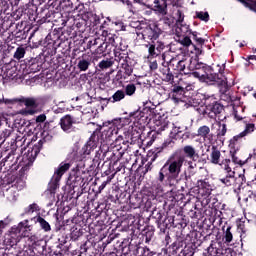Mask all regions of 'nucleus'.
<instances>
[{"instance_id": "nucleus-62", "label": "nucleus", "mask_w": 256, "mask_h": 256, "mask_svg": "<svg viewBox=\"0 0 256 256\" xmlns=\"http://www.w3.org/2000/svg\"><path fill=\"white\" fill-rule=\"evenodd\" d=\"M55 13L53 11L47 10L44 16L41 17L40 22L41 23H51L53 21Z\"/></svg>"}, {"instance_id": "nucleus-60", "label": "nucleus", "mask_w": 256, "mask_h": 256, "mask_svg": "<svg viewBox=\"0 0 256 256\" xmlns=\"http://www.w3.org/2000/svg\"><path fill=\"white\" fill-rule=\"evenodd\" d=\"M113 60L107 59V60H102L99 62L98 67L101 69V71H105V69H110V67H113Z\"/></svg>"}, {"instance_id": "nucleus-32", "label": "nucleus", "mask_w": 256, "mask_h": 256, "mask_svg": "<svg viewBox=\"0 0 256 256\" xmlns=\"http://www.w3.org/2000/svg\"><path fill=\"white\" fill-rule=\"evenodd\" d=\"M210 162L213 165H219L221 163V150L219 147L213 145L210 152Z\"/></svg>"}, {"instance_id": "nucleus-16", "label": "nucleus", "mask_w": 256, "mask_h": 256, "mask_svg": "<svg viewBox=\"0 0 256 256\" xmlns=\"http://www.w3.org/2000/svg\"><path fill=\"white\" fill-rule=\"evenodd\" d=\"M83 171L79 170V165L73 169L69 175L68 181L72 188L83 187L85 185V178H83Z\"/></svg>"}, {"instance_id": "nucleus-63", "label": "nucleus", "mask_w": 256, "mask_h": 256, "mask_svg": "<svg viewBox=\"0 0 256 256\" xmlns=\"http://www.w3.org/2000/svg\"><path fill=\"white\" fill-rule=\"evenodd\" d=\"M25 53H26V50L23 46H19L15 53H14V59H16L17 61H20V59H23V57H25Z\"/></svg>"}, {"instance_id": "nucleus-14", "label": "nucleus", "mask_w": 256, "mask_h": 256, "mask_svg": "<svg viewBox=\"0 0 256 256\" xmlns=\"http://www.w3.org/2000/svg\"><path fill=\"white\" fill-rule=\"evenodd\" d=\"M43 143V140H39L37 144L33 145V147H29L27 152H25L22 156L23 163H25V161H28L27 165H32L35 159H37L39 153H41V149H43Z\"/></svg>"}, {"instance_id": "nucleus-27", "label": "nucleus", "mask_w": 256, "mask_h": 256, "mask_svg": "<svg viewBox=\"0 0 256 256\" xmlns=\"http://www.w3.org/2000/svg\"><path fill=\"white\" fill-rule=\"evenodd\" d=\"M189 60L186 58L184 60H180L176 64V68H174L177 73L181 75H191V70L189 69Z\"/></svg>"}, {"instance_id": "nucleus-51", "label": "nucleus", "mask_w": 256, "mask_h": 256, "mask_svg": "<svg viewBox=\"0 0 256 256\" xmlns=\"http://www.w3.org/2000/svg\"><path fill=\"white\" fill-rule=\"evenodd\" d=\"M220 182H222V184L226 187H231V185H233V183L235 182V172L231 174H226L225 177L220 178Z\"/></svg>"}, {"instance_id": "nucleus-44", "label": "nucleus", "mask_w": 256, "mask_h": 256, "mask_svg": "<svg viewBox=\"0 0 256 256\" xmlns=\"http://www.w3.org/2000/svg\"><path fill=\"white\" fill-rule=\"evenodd\" d=\"M188 33L197 45H201V46L205 45V39L203 37H201V33L197 32V31H192L189 29V27H188Z\"/></svg>"}, {"instance_id": "nucleus-22", "label": "nucleus", "mask_w": 256, "mask_h": 256, "mask_svg": "<svg viewBox=\"0 0 256 256\" xmlns=\"http://www.w3.org/2000/svg\"><path fill=\"white\" fill-rule=\"evenodd\" d=\"M76 63H77V69H79V71H87V69L91 67V63H92L91 55L83 54L82 56L76 59Z\"/></svg>"}, {"instance_id": "nucleus-56", "label": "nucleus", "mask_w": 256, "mask_h": 256, "mask_svg": "<svg viewBox=\"0 0 256 256\" xmlns=\"http://www.w3.org/2000/svg\"><path fill=\"white\" fill-rule=\"evenodd\" d=\"M199 60L195 58H188V69L190 70L191 75L196 71L197 67H199Z\"/></svg>"}, {"instance_id": "nucleus-55", "label": "nucleus", "mask_w": 256, "mask_h": 256, "mask_svg": "<svg viewBox=\"0 0 256 256\" xmlns=\"http://www.w3.org/2000/svg\"><path fill=\"white\" fill-rule=\"evenodd\" d=\"M217 125L219 128L217 130L216 136L218 139H221V137H225V135H227V124L221 123V121H220L217 123Z\"/></svg>"}, {"instance_id": "nucleus-39", "label": "nucleus", "mask_w": 256, "mask_h": 256, "mask_svg": "<svg viewBox=\"0 0 256 256\" xmlns=\"http://www.w3.org/2000/svg\"><path fill=\"white\" fill-rule=\"evenodd\" d=\"M176 141H177V138L169 134V137L162 143L160 150L156 153L159 155V153H161L163 149H173V147H175Z\"/></svg>"}, {"instance_id": "nucleus-3", "label": "nucleus", "mask_w": 256, "mask_h": 256, "mask_svg": "<svg viewBox=\"0 0 256 256\" xmlns=\"http://www.w3.org/2000/svg\"><path fill=\"white\" fill-rule=\"evenodd\" d=\"M149 119V116L145 111L137 110L135 112H131L129 114V117L127 118H119L115 119L114 124H116L119 129H122V127H125V125H131L133 123L134 127L136 125H140V127H145V124L147 123Z\"/></svg>"}, {"instance_id": "nucleus-19", "label": "nucleus", "mask_w": 256, "mask_h": 256, "mask_svg": "<svg viewBox=\"0 0 256 256\" xmlns=\"http://www.w3.org/2000/svg\"><path fill=\"white\" fill-rule=\"evenodd\" d=\"M176 32L177 33H181V35H185L187 33H189V26H187V24L183 25V21H185V14L182 12V10L178 9L176 12Z\"/></svg>"}, {"instance_id": "nucleus-24", "label": "nucleus", "mask_w": 256, "mask_h": 256, "mask_svg": "<svg viewBox=\"0 0 256 256\" xmlns=\"http://www.w3.org/2000/svg\"><path fill=\"white\" fill-rule=\"evenodd\" d=\"M109 145L108 144H101L99 150L96 151L95 157L93 158V165H99L103 159H107Z\"/></svg>"}, {"instance_id": "nucleus-42", "label": "nucleus", "mask_w": 256, "mask_h": 256, "mask_svg": "<svg viewBox=\"0 0 256 256\" xmlns=\"http://www.w3.org/2000/svg\"><path fill=\"white\" fill-rule=\"evenodd\" d=\"M183 95H185V88L182 86H174L172 89V97L176 101H183Z\"/></svg>"}, {"instance_id": "nucleus-21", "label": "nucleus", "mask_w": 256, "mask_h": 256, "mask_svg": "<svg viewBox=\"0 0 256 256\" xmlns=\"http://www.w3.org/2000/svg\"><path fill=\"white\" fill-rule=\"evenodd\" d=\"M66 23L71 25L72 29H77L80 33L85 31V25H87V22L81 16H78V18L69 17Z\"/></svg>"}, {"instance_id": "nucleus-36", "label": "nucleus", "mask_w": 256, "mask_h": 256, "mask_svg": "<svg viewBox=\"0 0 256 256\" xmlns=\"http://www.w3.org/2000/svg\"><path fill=\"white\" fill-rule=\"evenodd\" d=\"M13 137H15V129L13 128L4 129L0 133V148L3 147V145L5 146V141H7V139L9 138L13 139Z\"/></svg>"}, {"instance_id": "nucleus-59", "label": "nucleus", "mask_w": 256, "mask_h": 256, "mask_svg": "<svg viewBox=\"0 0 256 256\" xmlns=\"http://www.w3.org/2000/svg\"><path fill=\"white\" fill-rule=\"evenodd\" d=\"M37 223H39L41 229H43L44 231H51V225L49 224V222H47V220H45V218L38 216Z\"/></svg>"}, {"instance_id": "nucleus-25", "label": "nucleus", "mask_w": 256, "mask_h": 256, "mask_svg": "<svg viewBox=\"0 0 256 256\" xmlns=\"http://www.w3.org/2000/svg\"><path fill=\"white\" fill-rule=\"evenodd\" d=\"M207 64L200 62L197 66L196 70L192 72V75L195 77V79H199L201 83H205L206 75H207Z\"/></svg>"}, {"instance_id": "nucleus-26", "label": "nucleus", "mask_w": 256, "mask_h": 256, "mask_svg": "<svg viewBox=\"0 0 256 256\" xmlns=\"http://www.w3.org/2000/svg\"><path fill=\"white\" fill-rule=\"evenodd\" d=\"M197 137H201L203 141H213V134L211 128L207 125L200 126L197 130Z\"/></svg>"}, {"instance_id": "nucleus-34", "label": "nucleus", "mask_w": 256, "mask_h": 256, "mask_svg": "<svg viewBox=\"0 0 256 256\" xmlns=\"http://www.w3.org/2000/svg\"><path fill=\"white\" fill-rule=\"evenodd\" d=\"M69 169H71V163L61 162L54 172V177H57L56 179H61V177H63V175H65Z\"/></svg>"}, {"instance_id": "nucleus-13", "label": "nucleus", "mask_w": 256, "mask_h": 256, "mask_svg": "<svg viewBox=\"0 0 256 256\" xmlns=\"http://www.w3.org/2000/svg\"><path fill=\"white\" fill-rule=\"evenodd\" d=\"M145 47L148 49V59H155L165 50V42L162 40H152L147 42Z\"/></svg>"}, {"instance_id": "nucleus-12", "label": "nucleus", "mask_w": 256, "mask_h": 256, "mask_svg": "<svg viewBox=\"0 0 256 256\" xmlns=\"http://www.w3.org/2000/svg\"><path fill=\"white\" fill-rule=\"evenodd\" d=\"M152 215H154L157 227L160 229L161 233H165L167 229H171V227H173V216H167L161 211H156V214L153 212Z\"/></svg>"}, {"instance_id": "nucleus-43", "label": "nucleus", "mask_w": 256, "mask_h": 256, "mask_svg": "<svg viewBox=\"0 0 256 256\" xmlns=\"http://www.w3.org/2000/svg\"><path fill=\"white\" fill-rule=\"evenodd\" d=\"M13 159H15V154H13V152L11 151L5 158L2 159V161L0 162V167H5L6 165V168L9 167V169H11L13 165H15Z\"/></svg>"}, {"instance_id": "nucleus-31", "label": "nucleus", "mask_w": 256, "mask_h": 256, "mask_svg": "<svg viewBox=\"0 0 256 256\" xmlns=\"http://www.w3.org/2000/svg\"><path fill=\"white\" fill-rule=\"evenodd\" d=\"M80 237H83V227L79 224H74L70 229V239L79 241Z\"/></svg>"}, {"instance_id": "nucleus-45", "label": "nucleus", "mask_w": 256, "mask_h": 256, "mask_svg": "<svg viewBox=\"0 0 256 256\" xmlns=\"http://www.w3.org/2000/svg\"><path fill=\"white\" fill-rule=\"evenodd\" d=\"M59 181H61V178H57V176L54 175L52 176V179L48 184V191L51 193V195L55 194L59 188Z\"/></svg>"}, {"instance_id": "nucleus-35", "label": "nucleus", "mask_w": 256, "mask_h": 256, "mask_svg": "<svg viewBox=\"0 0 256 256\" xmlns=\"http://www.w3.org/2000/svg\"><path fill=\"white\" fill-rule=\"evenodd\" d=\"M122 73H124V79L133 75V59L120 64Z\"/></svg>"}, {"instance_id": "nucleus-10", "label": "nucleus", "mask_w": 256, "mask_h": 256, "mask_svg": "<svg viewBox=\"0 0 256 256\" xmlns=\"http://www.w3.org/2000/svg\"><path fill=\"white\" fill-rule=\"evenodd\" d=\"M161 35H163V30L156 23L146 25L142 31V38L145 43L157 41Z\"/></svg>"}, {"instance_id": "nucleus-9", "label": "nucleus", "mask_w": 256, "mask_h": 256, "mask_svg": "<svg viewBox=\"0 0 256 256\" xmlns=\"http://www.w3.org/2000/svg\"><path fill=\"white\" fill-rule=\"evenodd\" d=\"M7 103H12V105H15V103H20L25 105L27 108V115H35V113H38L37 108L39 107V101H37V98L35 97L21 96L20 98H13V100H8Z\"/></svg>"}, {"instance_id": "nucleus-23", "label": "nucleus", "mask_w": 256, "mask_h": 256, "mask_svg": "<svg viewBox=\"0 0 256 256\" xmlns=\"http://www.w3.org/2000/svg\"><path fill=\"white\" fill-rule=\"evenodd\" d=\"M142 246L139 244H133L130 242L128 246L122 248V253L124 256H139L141 255Z\"/></svg>"}, {"instance_id": "nucleus-5", "label": "nucleus", "mask_w": 256, "mask_h": 256, "mask_svg": "<svg viewBox=\"0 0 256 256\" xmlns=\"http://www.w3.org/2000/svg\"><path fill=\"white\" fill-rule=\"evenodd\" d=\"M101 134V128H97L93 134L90 136L89 140L85 143V145L81 148L76 157V161L83 163L84 159H87L93 151H95L98 143H99V135Z\"/></svg>"}, {"instance_id": "nucleus-38", "label": "nucleus", "mask_w": 256, "mask_h": 256, "mask_svg": "<svg viewBox=\"0 0 256 256\" xmlns=\"http://www.w3.org/2000/svg\"><path fill=\"white\" fill-rule=\"evenodd\" d=\"M45 252V244L43 241L38 240L32 242V253L35 256H41Z\"/></svg>"}, {"instance_id": "nucleus-17", "label": "nucleus", "mask_w": 256, "mask_h": 256, "mask_svg": "<svg viewBox=\"0 0 256 256\" xmlns=\"http://www.w3.org/2000/svg\"><path fill=\"white\" fill-rule=\"evenodd\" d=\"M170 123L171 122H169V118L165 116H158L153 119L152 128L154 129L155 133H157V135H161L163 131L169 129Z\"/></svg>"}, {"instance_id": "nucleus-52", "label": "nucleus", "mask_w": 256, "mask_h": 256, "mask_svg": "<svg viewBox=\"0 0 256 256\" xmlns=\"http://www.w3.org/2000/svg\"><path fill=\"white\" fill-rule=\"evenodd\" d=\"M39 60L37 58H31L28 63H26L28 69L32 71L33 73H37L39 71Z\"/></svg>"}, {"instance_id": "nucleus-54", "label": "nucleus", "mask_w": 256, "mask_h": 256, "mask_svg": "<svg viewBox=\"0 0 256 256\" xmlns=\"http://www.w3.org/2000/svg\"><path fill=\"white\" fill-rule=\"evenodd\" d=\"M195 248L193 245H186L183 249H181L179 256H194Z\"/></svg>"}, {"instance_id": "nucleus-8", "label": "nucleus", "mask_w": 256, "mask_h": 256, "mask_svg": "<svg viewBox=\"0 0 256 256\" xmlns=\"http://www.w3.org/2000/svg\"><path fill=\"white\" fill-rule=\"evenodd\" d=\"M82 121L83 119L75 114H66L60 118L59 125L64 133H75L77 131V127L73 125H79Z\"/></svg>"}, {"instance_id": "nucleus-57", "label": "nucleus", "mask_w": 256, "mask_h": 256, "mask_svg": "<svg viewBox=\"0 0 256 256\" xmlns=\"http://www.w3.org/2000/svg\"><path fill=\"white\" fill-rule=\"evenodd\" d=\"M157 157H159V154L156 152L153 156H150L148 158V162L145 165V171L144 173H149V171H152L153 169V163L157 160Z\"/></svg>"}, {"instance_id": "nucleus-47", "label": "nucleus", "mask_w": 256, "mask_h": 256, "mask_svg": "<svg viewBox=\"0 0 256 256\" xmlns=\"http://www.w3.org/2000/svg\"><path fill=\"white\" fill-rule=\"evenodd\" d=\"M205 256H223V252H221V249L214 246L213 243L210 244V246L206 249V252H204Z\"/></svg>"}, {"instance_id": "nucleus-49", "label": "nucleus", "mask_w": 256, "mask_h": 256, "mask_svg": "<svg viewBox=\"0 0 256 256\" xmlns=\"http://www.w3.org/2000/svg\"><path fill=\"white\" fill-rule=\"evenodd\" d=\"M218 165L221 167V169H223V171H225L226 175L235 173V171H233L231 168V159L229 158L223 159Z\"/></svg>"}, {"instance_id": "nucleus-37", "label": "nucleus", "mask_w": 256, "mask_h": 256, "mask_svg": "<svg viewBox=\"0 0 256 256\" xmlns=\"http://www.w3.org/2000/svg\"><path fill=\"white\" fill-rule=\"evenodd\" d=\"M232 229L233 227L231 225L222 227V231H223L222 241H224L226 245H229V243L233 241V232L231 231Z\"/></svg>"}, {"instance_id": "nucleus-50", "label": "nucleus", "mask_w": 256, "mask_h": 256, "mask_svg": "<svg viewBox=\"0 0 256 256\" xmlns=\"http://www.w3.org/2000/svg\"><path fill=\"white\" fill-rule=\"evenodd\" d=\"M243 137L244 136H242V134L240 133V134L234 136L232 139H230V143H229L230 149H232V150L239 149V145H240Z\"/></svg>"}, {"instance_id": "nucleus-58", "label": "nucleus", "mask_w": 256, "mask_h": 256, "mask_svg": "<svg viewBox=\"0 0 256 256\" xmlns=\"http://www.w3.org/2000/svg\"><path fill=\"white\" fill-rule=\"evenodd\" d=\"M237 151H239V148L237 149H230V155L232 157V162H234L235 165H241L245 163V161L239 159V156H237Z\"/></svg>"}, {"instance_id": "nucleus-2", "label": "nucleus", "mask_w": 256, "mask_h": 256, "mask_svg": "<svg viewBox=\"0 0 256 256\" xmlns=\"http://www.w3.org/2000/svg\"><path fill=\"white\" fill-rule=\"evenodd\" d=\"M205 83L208 85H215L217 83L222 95H227V91L231 88L229 77L225 75V66L219 64L207 66Z\"/></svg>"}, {"instance_id": "nucleus-46", "label": "nucleus", "mask_w": 256, "mask_h": 256, "mask_svg": "<svg viewBox=\"0 0 256 256\" xmlns=\"http://www.w3.org/2000/svg\"><path fill=\"white\" fill-rule=\"evenodd\" d=\"M125 99V91L117 90L113 95L112 98H105L104 101H111V103H118L119 101H123Z\"/></svg>"}, {"instance_id": "nucleus-7", "label": "nucleus", "mask_w": 256, "mask_h": 256, "mask_svg": "<svg viewBox=\"0 0 256 256\" xmlns=\"http://www.w3.org/2000/svg\"><path fill=\"white\" fill-rule=\"evenodd\" d=\"M141 125L136 126H129L128 130L124 132V137L123 136H118L117 139H121L122 145L127 147L129 149V145H135V143H139V139H141Z\"/></svg>"}, {"instance_id": "nucleus-15", "label": "nucleus", "mask_w": 256, "mask_h": 256, "mask_svg": "<svg viewBox=\"0 0 256 256\" xmlns=\"http://www.w3.org/2000/svg\"><path fill=\"white\" fill-rule=\"evenodd\" d=\"M64 9L67 13H73V11H77L78 17L89 13L87 10H85V0H70L65 2Z\"/></svg>"}, {"instance_id": "nucleus-41", "label": "nucleus", "mask_w": 256, "mask_h": 256, "mask_svg": "<svg viewBox=\"0 0 256 256\" xmlns=\"http://www.w3.org/2000/svg\"><path fill=\"white\" fill-rule=\"evenodd\" d=\"M246 181L247 179L243 174H240L238 177L234 176V183L232 185L234 187L235 193H237V191H241V188L243 187V185H245Z\"/></svg>"}, {"instance_id": "nucleus-30", "label": "nucleus", "mask_w": 256, "mask_h": 256, "mask_svg": "<svg viewBox=\"0 0 256 256\" xmlns=\"http://www.w3.org/2000/svg\"><path fill=\"white\" fill-rule=\"evenodd\" d=\"M155 236V228L153 226L145 227L141 232V239L146 243H151V239Z\"/></svg>"}, {"instance_id": "nucleus-6", "label": "nucleus", "mask_w": 256, "mask_h": 256, "mask_svg": "<svg viewBox=\"0 0 256 256\" xmlns=\"http://www.w3.org/2000/svg\"><path fill=\"white\" fill-rule=\"evenodd\" d=\"M28 231H31L29 220H24L17 226H12L8 234V239L10 243H12L11 245H16V243H19L21 237H29Z\"/></svg>"}, {"instance_id": "nucleus-33", "label": "nucleus", "mask_w": 256, "mask_h": 256, "mask_svg": "<svg viewBox=\"0 0 256 256\" xmlns=\"http://www.w3.org/2000/svg\"><path fill=\"white\" fill-rule=\"evenodd\" d=\"M246 219L241 218L236 221L238 231H241L240 239L243 242H247V226H245Z\"/></svg>"}, {"instance_id": "nucleus-11", "label": "nucleus", "mask_w": 256, "mask_h": 256, "mask_svg": "<svg viewBox=\"0 0 256 256\" xmlns=\"http://www.w3.org/2000/svg\"><path fill=\"white\" fill-rule=\"evenodd\" d=\"M104 127V129H103ZM103 127H99L98 129H103L102 132H100V139L101 141H103L102 144L107 145V143H111V141H113V137H115V135H117V133H119V126H117V124H115L114 120L109 123V126L105 125Z\"/></svg>"}, {"instance_id": "nucleus-28", "label": "nucleus", "mask_w": 256, "mask_h": 256, "mask_svg": "<svg viewBox=\"0 0 256 256\" xmlns=\"http://www.w3.org/2000/svg\"><path fill=\"white\" fill-rule=\"evenodd\" d=\"M130 60L131 57H129V52L126 50L118 49L114 51V61H117L120 65Z\"/></svg>"}, {"instance_id": "nucleus-48", "label": "nucleus", "mask_w": 256, "mask_h": 256, "mask_svg": "<svg viewBox=\"0 0 256 256\" xmlns=\"http://www.w3.org/2000/svg\"><path fill=\"white\" fill-rule=\"evenodd\" d=\"M39 131H41V128L37 127V124H35L33 120H31V122L28 123L25 128V132L27 133V135H37Z\"/></svg>"}, {"instance_id": "nucleus-29", "label": "nucleus", "mask_w": 256, "mask_h": 256, "mask_svg": "<svg viewBox=\"0 0 256 256\" xmlns=\"http://www.w3.org/2000/svg\"><path fill=\"white\" fill-rule=\"evenodd\" d=\"M153 9L159 15H167V0H154Z\"/></svg>"}, {"instance_id": "nucleus-61", "label": "nucleus", "mask_w": 256, "mask_h": 256, "mask_svg": "<svg viewBox=\"0 0 256 256\" xmlns=\"http://www.w3.org/2000/svg\"><path fill=\"white\" fill-rule=\"evenodd\" d=\"M13 37L15 41H23L24 39H27V31L23 30H18L13 34Z\"/></svg>"}, {"instance_id": "nucleus-40", "label": "nucleus", "mask_w": 256, "mask_h": 256, "mask_svg": "<svg viewBox=\"0 0 256 256\" xmlns=\"http://www.w3.org/2000/svg\"><path fill=\"white\" fill-rule=\"evenodd\" d=\"M173 227H177L178 229H185L187 227V220L183 218V215H176L173 216V222H172Z\"/></svg>"}, {"instance_id": "nucleus-4", "label": "nucleus", "mask_w": 256, "mask_h": 256, "mask_svg": "<svg viewBox=\"0 0 256 256\" xmlns=\"http://www.w3.org/2000/svg\"><path fill=\"white\" fill-rule=\"evenodd\" d=\"M121 138H116L113 143H111L110 147L108 146L107 161H111L112 166L115 167L119 161L125 155V151H127V146L123 145L121 142Z\"/></svg>"}, {"instance_id": "nucleus-64", "label": "nucleus", "mask_w": 256, "mask_h": 256, "mask_svg": "<svg viewBox=\"0 0 256 256\" xmlns=\"http://www.w3.org/2000/svg\"><path fill=\"white\" fill-rule=\"evenodd\" d=\"M240 3L245 5V7H248V9H251V11H255L256 13V1L251 0H238Z\"/></svg>"}, {"instance_id": "nucleus-20", "label": "nucleus", "mask_w": 256, "mask_h": 256, "mask_svg": "<svg viewBox=\"0 0 256 256\" xmlns=\"http://www.w3.org/2000/svg\"><path fill=\"white\" fill-rule=\"evenodd\" d=\"M206 111H208V117L210 119H215L217 115H221L223 112V105L214 100L212 103L206 105Z\"/></svg>"}, {"instance_id": "nucleus-53", "label": "nucleus", "mask_w": 256, "mask_h": 256, "mask_svg": "<svg viewBox=\"0 0 256 256\" xmlns=\"http://www.w3.org/2000/svg\"><path fill=\"white\" fill-rule=\"evenodd\" d=\"M181 247H183V241L176 240L173 242L170 246V249H172L173 255H181Z\"/></svg>"}, {"instance_id": "nucleus-1", "label": "nucleus", "mask_w": 256, "mask_h": 256, "mask_svg": "<svg viewBox=\"0 0 256 256\" xmlns=\"http://www.w3.org/2000/svg\"><path fill=\"white\" fill-rule=\"evenodd\" d=\"M186 159L191 161L199 159V152L193 145H185L182 150H176L168 157L156 176L157 189L175 187L179 183V175Z\"/></svg>"}, {"instance_id": "nucleus-18", "label": "nucleus", "mask_w": 256, "mask_h": 256, "mask_svg": "<svg viewBox=\"0 0 256 256\" xmlns=\"http://www.w3.org/2000/svg\"><path fill=\"white\" fill-rule=\"evenodd\" d=\"M212 191L213 186L209 183V179L198 180V195H200V197L207 199V197L211 195Z\"/></svg>"}]
</instances>
